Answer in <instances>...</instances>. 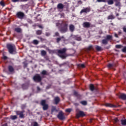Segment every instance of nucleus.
<instances>
[{
    "mask_svg": "<svg viewBox=\"0 0 126 126\" xmlns=\"http://www.w3.org/2000/svg\"><path fill=\"white\" fill-rule=\"evenodd\" d=\"M66 52V49L63 48L61 50H57L58 55L60 58L62 59H65L66 57V54L65 52Z\"/></svg>",
    "mask_w": 126,
    "mask_h": 126,
    "instance_id": "nucleus-1",
    "label": "nucleus"
},
{
    "mask_svg": "<svg viewBox=\"0 0 126 126\" xmlns=\"http://www.w3.org/2000/svg\"><path fill=\"white\" fill-rule=\"evenodd\" d=\"M62 25H63V27L61 29L60 32L61 33H65L67 31V22H62Z\"/></svg>",
    "mask_w": 126,
    "mask_h": 126,
    "instance_id": "nucleus-2",
    "label": "nucleus"
},
{
    "mask_svg": "<svg viewBox=\"0 0 126 126\" xmlns=\"http://www.w3.org/2000/svg\"><path fill=\"white\" fill-rule=\"evenodd\" d=\"M7 48L10 54H12L15 51V46H14V45L8 44L7 45Z\"/></svg>",
    "mask_w": 126,
    "mask_h": 126,
    "instance_id": "nucleus-3",
    "label": "nucleus"
},
{
    "mask_svg": "<svg viewBox=\"0 0 126 126\" xmlns=\"http://www.w3.org/2000/svg\"><path fill=\"white\" fill-rule=\"evenodd\" d=\"M41 105H42L43 107V110H44V111L48 110V108H49V105H48V104L46 103V100H42L41 101Z\"/></svg>",
    "mask_w": 126,
    "mask_h": 126,
    "instance_id": "nucleus-4",
    "label": "nucleus"
},
{
    "mask_svg": "<svg viewBox=\"0 0 126 126\" xmlns=\"http://www.w3.org/2000/svg\"><path fill=\"white\" fill-rule=\"evenodd\" d=\"M33 79L36 82H40V81H41V80H42V78H41V76L39 74L35 75L33 77Z\"/></svg>",
    "mask_w": 126,
    "mask_h": 126,
    "instance_id": "nucleus-5",
    "label": "nucleus"
},
{
    "mask_svg": "<svg viewBox=\"0 0 126 126\" xmlns=\"http://www.w3.org/2000/svg\"><path fill=\"white\" fill-rule=\"evenodd\" d=\"M90 7H86L81 10L80 12V14H82V13H88V12H90Z\"/></svg>",
    "mask_w": 126,
    "mask_h": 126,
    "instance_id": "nucleus-6",
    "label": "nucleus"
},
{
    "mask_svg": "<svg viewBox=\"0 0 126 126\" xmlns=\"http://www.w3.org/2000/svg\"><path fill=\"white\" fill-rule=\"evenodd\" d=\"M85 116V114L83 111H79L76 115V118L78 119L80 118V117H84Z\"/></svg>",
    "mask_w": 126,
    "mask_h": 126,
    "instance_id": "nucleus-7",
    "label": "nucleus"
},
{
    "mask_svg": "<svg viewBox=\"0 0 126 126\" xmlns=\"http://www.w3.org/2000/svg\"><path fill=\"white\" fill-rule=\"evenodd\" d=\"M16 16L20 19H22L24 17V13L22 12H18L16 14Z\"/></svg>",
    "mask_w": 126,
    "mask_h": 126,
    "instance_id": "nucleus-8",
    "label": "nucleus"
},
{
    "mask_svg": "<svg viewBox=\"0 0 126 126\" xmlns=\"http://www.w3.org/2000/svg\"><path fill=\"white\" fill-rule=\"evenodd\" d=\"M58 118L59 120H64V116L63 115V113L61 111L58 115Z\"/></svg>",
    "mask_w": 126,
    "mask_h": 126,
    "instance_id": "nucleus-9",
    "label": "nucleus"
},
{
    "mask_svg": "<svg viewBox=\"0 0 126 126\" xmlns=\"http://www.w3.org/2000/svg\"><path fill=\"white\" fill-rule=\"evenodd\" d=\"M91 25V24H90V23L87 22H84L83 24V26L85 28H89V27H90Z\"/></svg>",
    "mask_w": 126,
    "mask_h": 126,
    "instance_id": "nucleus-10",
    "label": "nucleus"
},
{
    "mask_svg": "<svg viewBox=\"0 0 126 126\" xmlns=\"http://www.w3.org/2000/svg\"><path fill=\"white\" fill-rule=\"evenodd\" d=\"M16 114L17 115H19L20 118H24V114H23V112L17 111Z\"/></svg>",
    "mask_w": 126,
    "mask_h": 126,
    "instance_id": "nucleus-11",
    "label": "nucleus"
},
{
    "mask_svg": "<svg viewBox=\"0 0 126 126\" xmlns=\"http://www.w3.org/2000/svg\"><path fill=\"white\" fill-rule=\"evenodd\" d=\"M63 7H64V5L63 3H59L57 5V8L58 9H63Z\"/></svg>",
    "mask_w": 126,
    "mask_h": 126,
    "instance_id": "nucleus-12",
    "label": "nucleus"
},
{
    "mask_svg": "<svg viewBox=\"0 0 126 126\" xmlns=\"http://www.w3.org/2000/svg\"><path fill=\"white\" fill-rule=\"evenodd\" d=\"M69 28L71 32H73V31H74V26L73 25H70Z\"/></svg>",
    "mask_w": 126,
    "mask_h": 126,
    "instance_id": "nucleus-13",
    "label": "nucleus"
},
{
    "mask_svg": "<svg viewBox=\"0 0 126 126\" xmlns=\"http://www.w3.org/2000/svg\"><path fill=\"white\" fill-rule=\"evenodd\" d=\"M120 98L123 99V100H126V94H122L120 95Z\"/></svg>",
    "mask_w": 126,
    "mask_h": 126,
    "instance_id": "nucleus-14",
    "label": "nucleus"
},
{
    "mask_svg": "<svg viewBox=\"0 0 126 126\" xmlns=\"http://www.w3.org/2000/svg\"><path fill=\"white\" fill-rule=\"evenodd\" d=\"M116 2V6H121V3L120 2V0H114Z\"/></svg>",
    "mask_w": 126,
    "mask_h": 126,
    "instance_id": "nucleus-15",
    "label": "nucleus"
},
{
    "mask_svg": "<svg viewBox=\"0 0 126 126\" xmlns=\"http://www.w3.org/2000/svg\"><path fill=\"white\" fill-rule=\"evenodd\" d=\"M54 101L55 102V104H58V103L60 102V97H56L54 99Z\"/></svg>",
    "mask_w": 126,
    "mask_h": 126,
    "instance_id": "nucleus-16",
    "label": "nucleus"
},
{
    "mask_svg": "<svg viewBox=\"0 0 126 126\" xmlns=\"http://www.w3.org/2000/svg\"><path fill=\"white\" fill-rule=\"evenodd\" d=\"M105 106H106V107H110L111 108H114V107H115V105L111 104L110 103H105Z\"/></svg>",
    "mask_w": 126,
    "mask_h": 126,
    "instance_id": "nucleus-17",
    "label": "nucleus"
},
{
    "mask_svg": "<svg viewBox=\"0 0 126 126\" xmlns=\"http://www.w3.org/2000/svg\"><path fill=\"white\" fill-rule=\"evenodd\" d=\"M41 56L44 57V56H46V55H47V52H46V51L42 50L41 51Z\"/></svg>",
    "mask_w": 126,
    "mask_h": 126,
    "instance_id": "nucleus-18",
    "label": "nucleus"
},
{
    "mask_svg": "<svg viewBox=\"0 0 126 126\" xmlns=\"http://www.w3.org/2000/svg\"><path fill=\"white\" fill-rule=\"evenodd\" d=\"M107 3L109 5L114 4V0H107Z\"/></svg>",
    "mask_w": 126,
    "mask_h": 126,
    "instance_id": "nucleus-19",
    "label": "nucleus"
},
{
    "mask_svg": "<svg viewBox=\"0 0 126 126\" xmlns=\"http://www.w3.org/2000/svg\"><path fill=\"white\" fill-rule=\"evenodd\" d=\"M107 19H115V16L113 15H110L107 17Z\"/></svg>",
    "mask_w": 126,
    "mask_h": 126,
    "instance_id": "nucleus-20",
    "label": "nucleus"
},
{
    "mask_svg": "<svg viewBox=\"0 0 126 126\" xmlns=\"http://www.w3.org/2000/svg\"><path fill=\"white\" fill-rule=\"evenodd\" d=\"M15 31H16V32H18V33H20V32H21V29L17 28L15 29Z\"/></svg>",
    "mask_w": 126,
    "mask_h": 126,
    "instance_id": "nucleus-21",
    "label": "nucleus"
},
{
    "mask_svg": "<svg viewBox=\"0 0 126 126\" xmlns=\"http://www.w3.org/2000/svg\"><path fill=\"white\" fill-rule=\"evenodd\" d=\"M102 44H104V45H107L108 44V40L107 39H103L102 41Z\"/></svg>",
    "mask_w": 126,
    "mask_h": 126,
    "instance_id": "nucleus-22",
    "label": "nucleus"
},
{
    "mask_svg": "<svg viewBox=\"0 0 126 126\" xmlns=\"http://www.w3.org/2000/svg\"><path fill=\"white\" fill-rule=\"evenodd\" d=\"M79 67H81L82 68H84L85 67V65L84 64H79L78 65Z\"/></svg>",
    "mask_w": 126,
    "mask_h": 126,
    "instance_id": "nucleus-23",
    "label": "nucleus"
},
{
    "mask_svg": "<svg viewBox=\"0 0 126 126\" xmlns=\"http://www.w3.org/2000/svg\"><path fill=\"white\" fill-rule=\"evenodd\" d=\"M33 44L34 45H38L39 44V41L37 40H34L32 42Z\"/></svg>",
    "mask_w": 126,
    "mask_h": 126,
    "instance_id": "nucleus-24",
    "label": "nucleus"
},
{
    "mask_svg": "<svg viewBox=\"0 0 126 126\" xmlns=\"http://www.w3.org/2000/svg\"><path fill=\"white\" fill-rule=\"evenodd\" d=\"M90 89L91 91H93L94 90V85L91 84L90 85Z\"/></svg>",
    "mask_w": 126,
    "mask_h": 126,
    "instance_id": "nucleus-25",
    "label": "nucleus"
},
{
    "mask_svg": "<svg viewBox=\"0 0 126 126\" xmlns=\"http://www.w3.org/2000/svg\"><path fill=\"white\" fill-rule=\"evenodd\" d=\"M121 123H122V125H123L124 126H126V119L122 120L121 121Z\"/></svg>",
    "mask_w": 126,
    "mask_h": 126,
    "instance_id": "nucleus-26",
    "label": "nucleus"
},
{
    "mask_svg": "<svg viewBox=\"0 0 126 126\" xmlns=\"http://www.w3.org/2000/svg\"><path fill=\"white\" fill-rule=\"evenodd\" d=\"M80 103L82 104V105H84V106L87 105V102L86 101H82L80 102Z\"/></svg>",
    "mask_w": 126,
    "mask_h": 126,
    "instance_id": "nucleus-27",
    "label": "nucleus"
},
{
    "mask_svg": "<svg viewBox=\"0 0 126 126\" xmlns=\"http://www.w3.org/2000/svg\"><path fill=\"white\" fill-rule=\"evenodd\" d=\"M95 49L97 51H102V48L100 46H96Z\"/></svg>",
    "mask_w": 126,
    "mask_h": 126,
    "instance_id": "nucleus-28",
    "label": "nucleus"
},
{
    "mask_svg": "<svg viewBox=\"0 0 126 126\" xmlns=\"http://www.w3.org/2000/svg\"><path fill=\"white\" fill-rule=\"evenodd\" d=\"M8 68L9 71H10V72H12V71H13V67H12V66H9Z\"/></svg>",
    "mask_w": 126,
    "mask_h": 126,
    "instance_id": "nucleus-29",
    "label": "nucleus"
},
{
    "mask_svg": "<svg viewBox=\"0 0 126 126\" xmlns=\"http://www.w3.org/2000/svg\"><path fill=\"white\" fill-rule=\"evenodd\" d=\"M11 120H16L17 119V116L16 115L11 116Z\"/></svg>",
    "mask_w": 126,
    "mask_h": 126,
    "instance_id": "nucleus-30",
    "label": "nucleus"
},
{
    "mask_svg": "<svg viewBox=\"0 0 126 126\" xmlns=\"http://www.w3.org/2000/svg\"><path fill=\"white\" fill-rule=\"evenodd\" d=\"M42 34V31L38 30L36 31V34L37 35H41Z\"/></svg>",
    "mask_w": 126,
    "mask_h": 126,
    "instance_id": "nucleus-31",
    "label": "nucleus"
},
{
    "mask_svg": "<svg viewBox=\"0 0 126 126\" xmlns=\"http://www.w3.org/2000/svg\"><path fill=\"white\" fill-rule=\"evenodd\" d=\"M106 39H107V40H111L112 39V36L109 35H107L106 36Z\"/></svg>",
    "mask_w": 126,
    "mask_h": 126,
    "instance_id": "nucleus-32",
    "label": "nucleus"
},
{
    "mask_svg": "<svg viewBox=\"0 0 126 126\" xmlns=\"http://www.w3.org/2000/svg\"><path fill=\"white\" fill-rule=\"evenodd\" d=\"M72 110L70 108H68L65 110V112L66 113H70Z\"/></svg>",
    "mask_w": 126,
    "mask_h": 126,
    "instance_id": "nucleus-33",
    "label": "nucleus"
},
{
    "mask_svg": "<svg viewBox=\"0 0 126 126\" xmlns=\"http://www.w3.org/2000/svg\"><path fill=\"white\" fill-rule=\"evenodd\" d=\"M41 74H42L43 75H46V74H47V71L46 70H43L41 72Z\"/></svg>",
    "mask_w": 126,
    "mask_h": 126,
    "instance_id": "nucleus-34",
    "label": "nucleus"
},
{
    "mask_svg": "<svg viewBox=\"0 0 126 126\" xmlns=\"http://www.w3.org/2000/svg\"><path fill=\"white\" fill-rule=\"evenodd\" d=\"M63 36H62V37H61V38H58L57 39V42L58 43H59L60 41H61V40L62 39H63Z\"/></svg>",
    "mask_w": 126,
    "mask_h": 126,
    "instance_id": "nucleus-35",
    "label": "nucleus"
},
{
    "mask_svg": "<svg viewBox=\"0 0 126 126\" xmlns=\"http://www.w3.org/2000/svg\"><path fill=\"white\" fill-rule=\"evenodd\" d=\"M97 2H106V0H96Z\"/></svg>",
    "mask_w": 126,
    "mask_h": 126,
    "instance_id": "nucleus-36",
    "label": "nucleus"
},
{
    "mask_svg": "<svg viewBox=\"0 0 126 126\" xmlns=\"http://www.w3.org/2000/svg\"><path fill=\"white\" fill-rule=\"evenodd\" d=\"M0 5H1L2 6H4L5 4H4V2L3 1H0Z\"/></svg>",
    "mask_w": 126,
    "mask_h": 126,
    "instance_id": "nucleus-37",
    "label": "nucleus"
},
{
    "mask_svg": "<svg viewBox=\"0 0 126 126\" xmlns=\"http://www.w3.org/2000/svg\"><path fill=\"white\" fill-rule=\"evenodd\" d=\"M116 48H117V49H121V48H122V45H116Z\"/></svg>",
    "mask_w": 126,
    "mask_h": 126,
    "instance_id": "nucleus-38",
    "label": "nucleus"
},
{
    "mask_svg": "<svg viewBox=\"0 0 126 126\" xmlns=\"http://www.w3.org/2000/svg\"><path fill=\"white\" fill-rule=\"evenodd\" d=\"M32 126H38V123L36 122H33L32 124Z\"/></svg>",
    "mask_w": 126,
    "mask_h": 126,
    "instance_id": "nucleus-39",
    "label": "nucleus"
},
{
    "mask_svg": "<svg viewBox=\"0 0 126 126\" xmlns=\"http://www.w3.org/2000/svg\"><path fill=\"white\" fill-rule=\"evenodd\" d=\"M122 52H123L124 53H126V47L123 48V49H122Z\"/></svg>",
    "mask_w": 126,
    "mask_h": 126,
    "instance_id": "nucleus-40",
    "label": "nucleus"
},
{
    "mask_svg": "<svg viewBox=\"0 0 126 126\" xmlns=\"http://www.w3.org/2000/svg\"><path fill=\"white\" fill-rule=\"evenodd\" d=\"M76 40H77V41H81V37H76Z\"/></svg>",
    "mask_w": 126,
    "mask_h": 126,
    "instance_id": "nucleus-41",
    "label": "nucleus"
},
{
    "mask_svg": "<svg viewBox=\"0 0 126 126\" xmlns=\"http://www.w3.org/2000/svg\"><path fill=\"white\" fill-rule=\"evenodd\" d=\"M55 111H57V109H56V107H53L52 109V112H55Z\"/></svg>",
    "mask_w": 126,
    "mask_h": 126,
    "instance_id": "nucleus-42",
    "label": "nucleus"
},
{
    "mask_svg": "<svg viewBox=\"0 0 126 126\" xmlns=\"http://www.w3.org/2000/svg\"><path fill=\"white\" fill-rule=\"evenodd\" d=\"M124 32H125L126 33V26H124L123 28Z\"/></svg>",
    "mask_w": 126,
    "mask_h": 126,
    "instance_id": "nucleus-43",
    "label": "nucleus"
},
{
    "mask_svg": "<svg viewBox=\"0 0 126 126\" xmlns=\"http://www.w3.org/2000/svg\"><path fill=\"white\" fill-rule=\"evenodd\" d=\"M13 2H16L17 1H20V0H12Z\"/></svg>",
    "mask_w": 126,
    "mask_h": 126,
    "instance_id": "nucleus-44",
    "label": "nucleus"
},
{
    "mask_svg": "<svg viewBox=\"0 0 126 126\" xmlns=\"http://www.w3.org/2000/svg\"><path fill=\"white\" fill-rule=\"evenodd\" d=\"M112 66H113V65H112V64H109L108 65V67L109 68H110V67H112Z\"/></svg>",
    "mask_w": 126,
    "mask_h": 126,
    "instance_id": "nucleus-45",
    "label": "nucleus"
},
{
    "mask_svg": "<svg viewBox=\"0 0 126 126\" xmlns=\"http://www.w3.org/2000/svg\"><path fill=\"white\" fill-rule=\"evenodd\" d=\"M114 121H115V123H117L119 121V120L117 118H116L114 119Z\"/></svg>",
    "mask_w": 126,
    "mask_h": 126,
    "instance_id": "nucleus-46",
    "label": "nucleus"
},
{
    "mask_svg": "<svg viewBox=\"0 0 126 126\" xmlns=\"http://www.w3.org/2000/svg\"><path fill=\"white\" fill-rule=\"evenodd\" d=\"M20 1H28V0H20Z\"/></svg>",
    "mask_w": 126,
    "mask_h": 126,
    "instance_id": "nucleus-47",
    "label": "nucleus"
},
{
    "mask_svg": "<svg viewBox=\"0 0 126 126\" xmlns=\"http://www.w3.org/2000/svg\"><path fill=\"white\" fill-rule=\"evenodd\" d=\"M7 58L6 57V56H3V59L4 60H6Z\"/></svg>",
    "mask_w": 126,
    "mask_h": 126,
    "instance_id": "nucleus-48",
    "label": "nucleus"
},
{
    "mask_svg": "<svg viewBox=\"0 0 126 126\" xmlns=\"http://www.w3.org/2000/svg\"><path fill=\"white\" fill-rule=\"evenodd\" d=\"M41 40V41H44V39H43L42 37H38Z\"/></svg>",
    "mask_w": 126,
    "mask_h": 126,
    "instance_id": "nucleus-49",
    "label": "nucleus"
},
{
    "mask_svg": "<svg viewBox=\"0 0 126 126\" xmlns=\"http://www.w3.org/2000/svg\"><path fill=\"white\" fill-rule=\"evenodd\" d=\"M38 27L39 28H43V27L42 26H41V25H39L38 26Z\"/></svg>",
    "mask_w": 126,
    "mask_h": 126,
    "instance_id": "nucleus-50",
    "label": "nucleus"
},
{
    "mask_svg": "<svg viewBox=\"0 0 126 126\" xmlns=\"http://www.w3.org/2000/svg\"><path fill=\"white\" fill-rule=\"evenodd\" d=\"M115 36L116 37V38H118V34L117 33H115Z\"/></svg>",
    "mask_w": 126,
    "mask_h": 126,
    "instance_id": "nucleus-51",
    "label": "nucleus"
},
{
    "mask_svg": "<svg viewBox=\"0 0 126 126\" xmlns=\"http://www.w3.org/2000/svg\"><path fill=\"white\" fill-rule=\"evenodd\" d=\"M55 34L56 36H59V32H56Z\"/></svg>",
    "mask_w": 126,
    "mask_h": 126,
    "instance_id": "nucleus-52",
    "label": "nucleus"
},
{
    "mask_svg": "<svg viewBox=\"0 0 126 126\" xmlns=\"http://www.w3.org/2000/svg\"><path fill=\"white\" fill-rule=\"evenodd\" d=\"M46 36H50V33H46Z\"/></svg>",
    "mask_w": 126,
    "mask_h": 126,
    "instance_id": "nucleus-53",
    "label": "nucleus"
},
{
    "mask_svg": "<svg viewBox=\"0 0 126 126\" xmlns=\"http://www.w3.org/2000/svg\"><path fill=\"white\" fill-rule=\"evenodd\" d=\"M2 126H7V124H4Z\"/></svg>",
    "mask_w": 126,
    "mask_h": 126,
    "instance_id": "nucleus-54",
    "label": "nucleus"
},
{
    "mask_svg": "<svg viewBox=\"0 0 126 126\" xmlns=\"http://www.w3.org/2000/svg\"><path fill=\"white\" fill-rule=\"evenodd\" d=\"M62 16H63V17H64V14H62Z\"/></svg>",
    "mask_w": 126,
    "mask_h": 126,
    "instance_id": "nucleus-55",
    "label": "nucleus"
},
{
    "mask_svg": "<svg viewBox=\"0 0 126 126\" xmlns=\"http://www.w3.org/2000/svg\"><path fill=\"white\" fill-rule=\"evenodd\" d=\"M116 16H119V13L116 14Z\"/></svg>",
    "mask_w": 126,
    "mask_h": 126,
    "instance_id": "nucleus-56",
    "label": "nucleus"
},
{
    "mask_svg": "<svg viewBox=\"0 0 126 126\" xmlns=\"http://www.w3.org/2000/svg\"><path fill=\"white\" fill-rule=\"evenodd\" d=\"M37 90H40V88H39V87H37Z\"/></svg>",
    "mask_w": 126,
    "mask_h": 126,
    "instance_id": "nucleus-57",
    "label": "nucleus"
},
{
    "mask_svg": "<svg viewBox=\"0 0 126 126\" xmlns=\"http://www.w3.org/2000/svg\"><path fill=\"white\" fill-rule=\"evenodd\" d=\"M90 49H92V46H90Z\"/></svg>",
    "mask_w": 126,
    "mask_h": 126,
    "instance_id": "nucleus-58",
    "label": "nucleus"
},
{
    "mask_svg": "<svg viewBox=\"0 0 126 126\" xmlns=\"http://www.w3.org/2000/svg\"><path fill=\"white\" fill-rule=\"evenodd\" d=\"M125 42H126V39H125Z\"/></svg>",
    "mask_w": 126,
    "mask_h": 126,
    "instance_id": "nucleus-59",
    "label": "nucleus"
},
{
    "mask_svg": "<svg viewBox=\"0 0 126 126\" xmlns=\"http://www.w3.org/2000/svg\"><path fill=\"white\" fill-rule=\"evenodd\" d=\"M57 26H58V24H57Z\"/></svg>",
    "mask_w": 126,
    "mask_h": 126,
    "instance_id": "nucleus-60",
    "label": "nucleus"
}]
</instances>
